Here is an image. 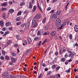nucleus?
<instances>
[{
    "mask_svg": "<svg viewBox=\"0 0 78 78\" xmlns=\"http://www.w3.org/2000/svg\"><path fill=\"white\" fill-rule=\"evenodd\" d=\"M0 58L1 60H4V57L3 56H1L0 57Z\"/></svg>",
    "mask_w": 78,
    "mask_h": 78,
    "instance_id": "obj_33",
    "label": "nucleus"
},
{
    "mask_svg": "<svg viewBox=\"0 0 78 78\" xmlns=\"http://www.w3.org/2000/svg\"><path fill=\"white\" fill-rule=\"evenodd\" d=\"M27 40H25L24 41V43H23V45L25 46V45H27Z\"/></svg>",
    "mask_w": 78,
    "mask_h": 78,
    "instance_id": "obj_13",
    "label": "nucleus"
},
{
    "mask_svg": "<svg viewBox=\"0 0 78 78\" xmlns=\"http://www.w3.org/2000/svg\"><path fill=\"white\" fill-rule=\"evenodd\" d=\"M16 21H20V17H18L16 18Z\"/></svg>",
    "mask_w": 78,
    "mask_h": 78,
    "instance_id": "obj_24",
    "label": "nucleus"
},
{
    "mask_svg": "<svg viewBox=\"0 0 78 78\" xmlns=\"http://www.w3.org/2000/svg\"><path fill=\"white\" fill-rule=\"evenodd\" d=\"M38 78H42V74L41 73L39 76H38Z\"/></svg>",
    "mask_w": 78,
    "mask_h": 78,
    "instance_id": "obj_44",
    "label": "nucleus"
},
{
    "mask_svg": "<svg viewBox=\"0 0 78 78\" xmlns=\"http://www.w3.org/2000/svg\"><path fill=\"white\" fill-rule=\"evenodd\" d=\"M65 64L66 65H67L69 64V62H66L65 63Z\"/></svg>",
    "mask_w": 78,
    "mask_h": 78,
    "instance_id": "obj_64",
    "label": "nucleus"
},
{
    "mask_svg": "<svg viewBox=\"0 0 78 78\" xmlns=\"http://www.w3.org/2000/svg\"><path fill=\"white\" fill-rule=\"evenodd\" d=\"M25 3L24 2H22L20 4V6H23L25 4Z\"/></svg>",
    "mask_w": 78,
    "mask_h": 78,
    "instance_id": "obj_27",
    "label": "nucleus"
},
{
    "mask_svg": "<svg viewBox=\"0 0 78 78\" xmlns=\"http://www.w3.org/2000/svg\"><path fill=\"white\" fill-rule=\"evenodd\" d=\"M62 28H63V26L62 25H61V26L59 27V29L60 30H62Z\"/></svg>",
    "mask_w": 78,
    "mask_h": 78,
    "instance_id": "obj_51",
    "label": "nucleus"
},
{
    "mask_svg": "<svg viewBox=\"0 0 78 78\" xmlns=\"http://www.w3.org/2000/svg\"><path fill=\"white\" fill-rule=\"evenodd\" d=\"M51 71H49V72H48L47 75H50V74H51Z\"/></svg>",
    "mask_w": 78,
    "mask_h": 78,
    "instance_id": "obj_36",
    "label": "nucleus"
},
{
    "mask_svg": "<svg viewBox=\"0 0 78 78\" xmlns=\"http://www.w3.org/2000/svg\"><path fill=\"white\" fill-rule=\"evenodd\" d=\"M41 41H40L38 44V46H39V47H40L41 46Z\"/></svg>",
    "mask_w": 78,
    "mask_h": 78,
    "instance_id": "obj_46",
    "label": "nucleus"
},
{
    "mask_svg": "<svg viewBox=\"0 0 78 78\" xmlns=\"http://www.w3.org/2000/svg\"><path fill=\"white\" fill-rule=\"evenodd\" d=\"M74 30L76 32H77L78 31V26L76 25L74 27Z\"/></svg>",
    "mask_w": 78,
    "mask_h": 78,
    "instance_id": "obj_6",
    "label": "nucleus"
},
{
    "mask_svg": "<svg viewBox=\"0 0 78 78\" xmlns=\"http://www.w3.org/2000/svg\"><path fill=\"white\" fill-rule=\"evenodd\" d=\"M2 16L4 19H6V16L5 15V13H3L2 14Z\"/></svg>",
    "mask_w": 78,
    "mask_h": 78,
    "instance_id": "obj_14",
    "label": "nucleus"
},
{
    "mask_svg": "<svg viewBox=\"0 0 78 78\" xmlns=\"http://www.w3.org/2000/svg\"><path fill=\"white\" fill-rule=\"evenodd\" d=\"M32 7H33V5L31 4V2H30L29 8L30 9H31V8H32Z\"/></svg>",
    "mask_w": 78,
    "mask_h": 78,
    "instance_id": "obj_11",
    "label": "nucleus"
},
{
    "mask_svg": "<svg viewBox=\"0 0 78 78\" xmlns=\"http://www.w3.org/2000/svg\"><path fill=\"white\" fill-rule=\"evenodd\" d=\"M5 25L7 27H8V26H9L11 25V22H8L6 23H5Z\"/></svg>",
    "mask_w": 78,
    "mask_h": 78,
    "instance_id": "obj_15",
    "label": "nucleus"
},
{
    "mask_svg": "<svg viewBox=\"0 0 78 78\" xmlns=\"http://www.w3.org/2000/svg\"><path fill=\"white\" fill-rule=\"evenodd\" d=\"M14 10L12 9H10L9 10V12H11V13H12L13 12H14Z\"/></svg>",
    "mask_w": 78,
    "mask_h": 78,
    "instance_id": "obj_23",
    "label": "nucleus"
},
{
    "mask_svg": "<svg viewBox=\"0 0 78 78\" xmlns=\"http://www.w3.org/2000/svg\"><path fill=\"white\" fill-rule=\"evenodd\" d=\"M55 12V10H52L50 12V13H53Z\"/></svg>",
    "mask_w": 78,
    "mask_h": 78,
    "instance_id": "obj_52",
    "label": "nucleus"
},
{
    "mask_svg": "<svg viewBox=\"0 0 78 78\" xmlns=\"http://www.w3.org/2000/svg\"><path fill=\"white\" fill-rule=\"evenodd\" d=\"M61 23L56 22V25L57 27H60L61 25Z\"/></svg>",
    "mask_w": 78,
    "mask_h": 78,
    "instance_id": "obj_10",
    "label": "nucleus"
},
{
    "mask_svg": "<svg viewBox=\"0 0 78 78\" xmlns=\"http://www.w3.org/2000/svg\"><path fill=\"white\" fill-rule=\"evenodd\" d=\"M7 28H6V27H3V29H2V31H6V30H7Z\"/></svg>",
    "mask_w": 78,
    "mask_h": 78,
    "instance_id": "obj_40",
    "label": "nucleus"
},
{
    "mask_svg": "<svg viewBox=\"0 0 78 78\" xmlns=\"http://www.w3.org/2000/svg\"><path fill=\"white\" fill-rule=\"evenodd\" d=\"M49 33H47V32L45 33H44V35H47V34H49Z\"/></svg>",
    "mask_w": 78,
    "mask_h": 78,
    "instance_id": "obj_58",
    "label": "nucleus"
},
{
    "mask_svg": "<svg viewBox=\"0 0 78 78\" xmlns=\"http://www.w3.org/2000/svg\"><path fill=\"white\" fill-rule=\"evenodd\" d=\"M67 57H68V55H67V54H66L65 55V58H67Z\"/></svg>",
    "mask_w": 78,
    "mask_h": 78,
    "instance_id": "obj_55",
    "label": "nucleus"
},
{
    "mask_svg": "<svg viewBox=\"0 0 78 78\" xmlns=\"http://www.w3.org/2000/svg\"><path fill=\"white\" fill-rule=\"evenodd\" d=\"M51 7H48L47 9V11H50V10H51Z\"/></svg>",
    "mask_w": 78,
    "mask_h": 78,
    "instance_id": "obj_50",
    "label": "nucleus"
},
{
    "mask_svg": "<svg viewBox=\"0 0 78 78\" xmlns=\"http://www.w3.org/2000/svg\"><path fill=\"white\" fill-rule=\"evenodd\" d=\"M59 54L60 55H61L62 54V50L61 49L59 51Z\"/></svg>",
    "mask_w": 78,
    "mask_h": 78,
    "instance_id": "obj_54",
    "label": "nucleus"
},
{
    "mask_svg": "<svg viewBox=\"0 0 78 78\" xmlns=\"http://www.w3.org/2000/svg\"><path fill=\"white\" fill-rule=\"evenodd\" d=\"M0 25L1 26H3V22L2 21H0Z\"/></svg>",
    "mask_w": 78,
    "mask_h": 78,
    "instance_id": "obj_28",
    "label": "nucleus"
},
{
    "mask_svg": "<svg viewBox=\"0 0 78 78\" xmlns=\"http://www.w3.org/2000/svg\"><path fill=\"white\" fill-rule=\"evenodd\" d=\"M56 22L61 23V19H60V18H57L56 20Z\"/></svg>",
    "mask_w": 78,
    "mask_h": 78,
    "instance_id": "obj_8",
    "label": "nucleus"
},
{
    "mask_svg": "<svg viewBox=\"0 0 78 78\" xmlns=\"http://www.w3.org/2000/svg\"><path fill=\"white\" fill-rule=\"evenodd\" d=\"M73 54H72V53H71L69 55V56H70V57L71 56H73Z\"/></svg>",
    "mask_w": 78,
    "mask_h": 78,
    "instance_id": "obj_47",
    "label": "nucleus"
},
{
    "mask_svg": "<svg viewBox=\"0 0 78 78\" xmlns=\"http://www.w3.org/2000/svg\"><path fill=\"white\" fill-rule=\"evenodd\" d=\"M70 68H69L68 70H66V72H68V73L70 72Z\"/></svg>",
    "mask_w": 78,
    "mask_h": 78,
    "instance_id": "obj_48",
    "label": "nucleus"
},
{
    "mask_svg": "<svg viewBox=\"0 0 78 78\" xmlns=\"http://www.w3.org/2000/svg\"><path fill=\"white\" fill-rule=\"evenodd\" d=\"M66 23L67 22L64 23L63 24H62V25L63 27H64L66 25Z\"/></svg>",
    "mask_w": 78,
    "mask_h": 78,
    "instance_id": "obj_34",
    "label": "nucleus"
},
{
    "mask_svg": "<svg viewBox=\"0 0 78 78\" xmlns=\"http://www.w3.org/2000/svg\"><path fill=\"white\" fill-rule=\"evenodd\" d=\"M27 13H28V11H27V10L25 11L24 12V14H27Z\"/></svg>",
    "mask_w": 78,
    "mask_h": 78,
    "instance_id": "obj_49",
    "label": "nucleus"
},
{
    "mask_svg": "<svg viewBox=\"0 0 78 78\" xmlns=\"http://www.w3.org/2000/svg\"><path fill=\"white\" fill-rule=\"evenodd\" d=\"M46 66V65H45V64L43 63L42 64V66H43V67H45Z\"/></svg>",
    "mask_w": 78,
    "mask_h": 78,
    "instance_id": "obj_60",
    "label": "nucleus"
},
{
    "mask_svg": "<svg viewBox=\"0 0 78 78\" xmlns=\"http://www.w3.org/2000/svg\"><path fill=\"white\" fill-rule=\"evenodd\" d=\"M37 18L36 17V16H35L33 19L32 25H34L33 26V28H35L37 26V23L36 20H37Z\"/></svg>",
    "mask_w": 78,
    "mask_h": 78,
    "instance_id": "obj_1",
    "label": "nucleus"
},
{
    "mask_svg": "<svg viewBox=\"0 0 78 78\" xmlns=\"http://www.w3.org/2000/svg\"><path fill=\"white\" fill-rule=\"evenodd\" d=\"M50 35L53 37L55 36L56 35V31L54 30L51 31L50 33Z\"/></svg>",
    "mask_w": 78,
    "mask_h": 78,
    "instance_id": "obj_3",
    "label": "nucleus"
},
{
    "mask_svg": "<svg viewBox=\"0 0 78 78\" xmlns=\"http://www.w3.org/2000/svg\"><path fill=\"white\" fill-rule=\"evenodd\" d=\"M2 6H7V3L4 2L2 4Z\"/></svg>",
    "mask_w": 78,
    "mask_h": 78,
    "instance_id": "obj_22",
    "label": "nucleus"
},
{
    "mask_svg": "<svg viewBox=\"0 0 78 78\" xmlns=\"http://www.w3.org/2000/svg\"><path fill=\"white\" fill-rule=\"evenodd\" d=\"M69 37L70 39H72V34H70L69 36Z\"/></svg>",
    "mask_w": 78,
    "mask_h": 78,
    "instance_id": "obj_43",
    "label": "nucleus"
},
{
    "mask_svg": "<svg viewBox=\"0 0 78 78\" xmlns=\"http://www.w3.org/2000/svg\"><path fill=\"white\" fill-rule=\"evenodd\" d=\"M11 61L12 62H16V59L15 58H12L11 59Z\"/></svg>",
    "mask_w": 78,
    "mask_h": 78,
    "instance_id": "obj_21",
    "label": "nucleus"
},
{
    "mask_svg": "<svg viewBox=\"0 0 78 78\" xmlns=\"http://www.w3.org/2000/svg\"><path fill=\"white\" fill-rule=\"evenodd\" d=\"M12 56H16V54L15 53H12Z\"/></svg>",
    "mask_w": 78,
    "mask_h": 78,
    "instance_id": "obj_37",
    "label": "nucleus"
},
{
    "mask_svg": "<svg viewBox=\"0 0 78 78\" xmlns=\"http://www.w3.org/2000/svg\"><path fill=\"white\" fill-rule=\"evenodd\" d=\"M57 17V16H56V15L55 14H54L53 15V16H52V18L53 19H56Z\"/></svg>",
    "mask_w": 78,
    "mask_h": 78,
    "instance_id": "obj_18",
    "label": "nucleus"
},
{
    "mask_svg": "<svg viewBox=\"0 0 78 78\" xmlns=\"http://www.w3.org/2000/svg\"><path fill=\"white\" fill-rule=\"evenodd\" d=\"M9 64H10V65H13V63L12 62H9Z\"/></svg>",
    "mask_w": 78,
    "mask_h": 78,
    "instance_id": "obj_57",
    "label": "nucleus"
},
{
    "mask_svg": "<svg viewBox=\"0 0 78 78\" xmlns=\"http://www.w3.org/2000/svg\"><path fill=\"white\" fill-rule=\"evenodd\" d=\"M43 34V32L41 30H39L37 33V36H39V35H42Z\"/></svg>",
    "mask_w": 78,
    "mask_h": 78,
    "instance_id": "obj_4",
    "label": "nucleus"
},
{
    "mask_svg": "<svg viewBox=\"0 0 78 78\" xmlns=\"http://www.w3.org/2000/svg\"><path fill=\"white\" fill-rule=\"evenodd\" d=\"M61 50H62V51L63 53H65V52H66V49H64V48H62Z\"/></svg>",
    "mask_w": 78,
    "mask_h": 78,
    "instance_id": "obj_29",
    "label": "nucleus"
},
{
    "mask_svg": "<svg viewBox=\"0 0 78 78\" xmlns=\"http://www.w3.org/2000/svg\"><path fill=\"white\" fill-rule=\"evenodd\" d=\"M56 76H57V77H58L59 78H60V76L59 74H57Z\"/></svg>",
    "mask_w": 78,
    "mask_h": 78,
    "instance_id": "obj_61",
    "label": "nucleus"
},
{
    "mask_svg": "<svg viewBox=\"0 0 78 78\" xmlns=\"http://www.w3.org/2000/svg\"><path fill=\"white\" fill-rule=\"evenodd\" d=\"M9 4L10 5H12V2L10 1L9 2Z\"/></svg>",
    "mask_w": 78,
    "mask_h": 78,
    "instance_id": "obj_63",
    "label": "nucleus"
},
{
    "mask_svg": "<svg viewBox=\"0 0 78 78\" xmlns=\"http://www.w3.org/2000/svg\"><path fill=\"white\" fill-rule=\"evenodd\" d=\"M14 46L15 47H17L18 46V44H15L14 45Z\"/></svg>",
    "mask_w": 78,
    "mask_h": 78,
    "instance_id": "obj_56",
    "label": "nucleus"
},
{
    "mask_svg": "<svg viewBox=\"0 0 78 78\" xmlns=\"http://www.w3.org/2000/svg\"><path fill=\"white\" fill-rule=\"evenodd\" d=\"M9 76L10 77V78H13V77H14V74L11 75H10Z\"/></svg>",
    "mask_w": 78,
    "mask_h": 78,
    "instance_id": "obj_39",
    "label": "nucleus"
},
{
    "mask_svg": "<svg viewBox=\"0 0 78 78\" xmlns=\"http://www.w3.org/2000/svg\"><path fill=\"white\" fill-rule=\"evenodd\" d=\"M36 9V5H35L34 6V8L33 10H32V11L33 12H34V11H35Z\"/></svg>",
    "mask_w": 78,
    "mask_h": 78,
    "instance_id": "obj_20",
    "label": "nucleus"
},
{
    "mask_svg": "<svg viewBox=\"0 0 78 78\" xmlns=\"http://www.w3.org/2000/svg\"><path fill=\"white\" fill-rule=\"evenodd\" d=\"M75 46L76 47H78V44L77 43H76L75 44H74L73 45V47L74 48H75Z\"/></svg>",
    "mask_w": 78,
    "mask_h": 78,
    "instance_id": "obj_30",
    "label": "nucleus"
},
{
    "mask_svg": "<svg viewBox=\"0 0 78 78\" xmlns=\"http://www.w3.org/2000/svg\"><path fill=\"white\" fill-rule=\"evenodd\" d=\"M60 13H61V11H58L56 13V14H57V15L59 16V14H60Z\"/></svg>",
    "mask_w": 78,
    "mask_h": 78,
    "instance_id": "obj_25",
    "label": "nucleus"
},
{
    "mask_svg": "<svg viewBox=\"0 0 78 78\" xmlns=\"http://www.w3.org/2000/svg\"><path fill=\"white\" fill-rule=\"evenodd\" d=\"M14 78H21V76L20 75L18 76H14Z\"/></svg>",
    "mask_w": 78,
    "mask_h": 78,
    "instance_id": "obj_19",
    "label": "nucleus"
},
{
    "mask_svg": "<svg viewBox=\"0 0 78 78\" xmlns=\"http://www.w3.org/2000/svg\"><path fill=\"white\" fill-rule=\"evenodd\" d=\"M5 58L6 59V60H9L10 59V58H9V56L8 55H6L5 57Z\"/></svg>",
    "mask_w": 78,
    "mask_h": 78,
    "instance_id": "obj_16",
    "label": "nucleus"
},
{
    "mask_svg": "<svg viewBox=\"0 0 78 78\" xmlns=\"http://www.w3.org/2000/svg\"><path fill=\"white\" fill-rule=\"evenodd\" d=\"M31 51V49H29L27 51H26V53H30Z\"/></svg>",
    "mask_w": 78,
    "mask_h": 78,
    "instance_id": "obj_31",
    "label": "nucleus"
},
{
    "mask_svg": "<svg viewBox=\"0 0 78 78\" xmlns=\"http://www.w3.org/2000/svg\"><path fill=\"white\" fill-rule=\"evenodd\" d=\"M27 39L29 44H31V42H32V40L31 38L28 37H27Z\"/></svg>",
    "mask_w": 78,
    "mask_h": 78,
    "instance_id": "obj_5",
    "label": "nucleus"
},
{
    "mask_svg": "<svg viewBox=\"0 0 78 78\" xmlns=\"http://www.w3.org/2000/svg\"><path fill=\"white\" fill-rule=\"evenodd\" d=\"M12 43V40H8L7 42V44L8 45H10V44H11Z\"/></svg>",
    "mask_w": 78,
    "mask_h": 78,
    "instance_id": "obj_9",
    "label": "nucleus"
},
{
    "mask_svg": "<svg viewBox=\"0 0 78 78\" xmlns=\"http://www.w3.org/2000/svg\"><path fill=\"white\" fill-rule=\"evenodd\" d=\"M22 14V12L19 11L17 13V16H20Z\"/></svg>",
    "mask_w": 78,
    "mask_h": 78,
    "instance_id": "obj_32",
    "label": "nucleus"
},
{
    "mask_svg": "<svg viewBox=\"0 0 78 78\" xmlns=\"http://www.w3.org/2000/svg\"><path fill=\"white\" fill-rule=\"evenodd\" d=\"M21 24V22H18L16 23V25L17 26H19V25H20Z\"/></svg>",
    "mask_w": 78,
    "mask_h": 78,
    "instance_id": "obj_38",
    "label": "nucleus"
},
{
    "mask_svg": "<svg viewBox=\"0 0 78 78\" xmlns=\"http://www.w3.org/2000/svg\"><path fill=\"white\" fill-rule=\"evenodd\" d=\"M56 65H52L51 67L52 69H55L56 68Z\"/></svg>",
    "mask_w": 78,
    "mask_h": 78,
    "instance_id": "obj_26",
    "label": "nucleus"
},
{
    "mask_svg": "<svg viewBox=\"0 0 78 78\" xmlns=\"http://www.w3.org/2000/svg\"><path fill=\"white\" fill-rule=\"evenodd\" d=\"M58 52H56L55 53V56H58Z\"/></svg>",
    "mask_w": 78,
    "mask_h": 78,
    "instance_id": "obj_53",
    "label": "nucleus"
},
{
    "mask_svg": "<svg viewBox=\"0 0 78 78\" xmlns=\"http://www.w3.org/2000/svg\"><path fill=\"white\" fill-rule=\"evenodd\" d=\"M9 30H11V31H12L13 30L12 28V27H10L9 28Z\"/></svg>",
    "mask_w": 78,
    "mask_h": 78,
    "instance_id": "obj_62",
    "label": "nucleus"
},
{
    "mask_svg": "<svg viewBox=\"0 0 78 78\" xmlns=\"http://www.w3.org/2000/svg\"><path fill=\"white\" fill-rule=\"evenodd\" d=\"M61 61H62V62H64V61H66V59H65V58H63L62 59Z\"/></svg>",
    "mask_w": 78,
    "mask_h": 78,
    "instance_id": "obj_41",
    "label": "nucleus"
},
{
    "mask_svg": "<svg viewBox=\"0 0 78 78\" xmlns=\"http://www.w3.org/2000/svg\"><path fill=\"white\" fill-rule=\"evenodd\" d=\"M47 19V18L45 17L43 19V20L42 21V23H45V22L46 21V20Z\"/></svg>",
    "mask_w": 78,
    "mask_h": 78,
    "instance_id": "obj_12",
    "label": "nucleus"
},
{
    "mask_svg": "<svg viewBox=\"0 0 78 78\" xmlns=\"http://www.w3.org/2000/svg\"><path fill=\"white\" fill-rule=\"evenodd\" d=\"M48 28V25H47L45 26L44 28L45 30H47Z\"/></svg>",
    "mask_w": 78,
    "mask_h": 78,
    "instance_id": "obj_17",
    "label": "nucleus"
},
{
    "mask_svg": "<svg viewBox=\"0 0 78 78\" xmlns=\"http://www.w3.org/2000/svg\"><path fill=\"white\" fill-rule=\"evenodd\" d=\"M35 16H36L37 18H38V19H41V14L39 13H37L36 14Z\"/></svg>",
    "mask_w": 78,
    "mask_h": 78,
    "instance_id": "obj_7",
    "label": "nucleus"
},
{
    "mask_svg": "<svg viewBox=\"0 0 78 78\" xmlns=\"http://www.w3.org/2000/svg\"><path fill=\"white\" fill-rule=\"evenodd\" d=\"M34 40L35 41H39V38L38 37H35L34 38Z\"/></svg>",
    "mask_w": 78,
    "mask_h": 78,
    "instance_id": "obj_35",
    "label": "nucleus"
},
{
    "mask_svg": "<svg viewBox=\"0 0 78 78\" xmlns=\"http://www.w3.org/2000/svg\"><path fill=\"white\" fill-rule=\"evenodd\" d=\"M59 67H57L56 69V70H59Z\"/></svg>",
    "mask_w": 78,
    "mask_h": 78,
    "instance_id": "obj_59",
    "label": "nucleus"
},
{
    "mask_svg": "<svg viewBox=\"0 0 78 78\" xmlns=\"http://www.w3.org/2000/svg\"><path fill=\"white\" fill-rule=\"evenodd\" d=\"M2 53L3 55H5V51L4 50H2Z\"/></svg>",
    "mask_w": 78,
    "mask_h": 78,
    "instance_id": "obj_42",
    "label": "nucleus"
},
{
    "mask_svg": "<svg viewBox=\"0 0 78 78\" xmlns=\"http://www.w3.org/2000/svg\"><path fill=\"white\" fill-rule=\"evenodd\" d=\"M16 38L17 39L19 40V38H20L19 35H16Z\"/></svg>",
    "mask_w": 78,
    "mask_h": 78,
    "instance_id": "obj_45",
    "label": "nucleus"
},
{
    "mask_svg": "<svg viewBox=\"0 0 78 78\" xmlns=\"http://www.w3.org/2000/svg\"><path fill=\"white\" fill-rule=\"evenodd\" d=\"M8 76V73L7 72H5L2 74V77L3 78H6Z\"/></svg>",
    "mask_w": 78,
    "mask_h": 78,
    "instance_id": "obj_2",
    "label": "nucleus"
}]
</instances>
